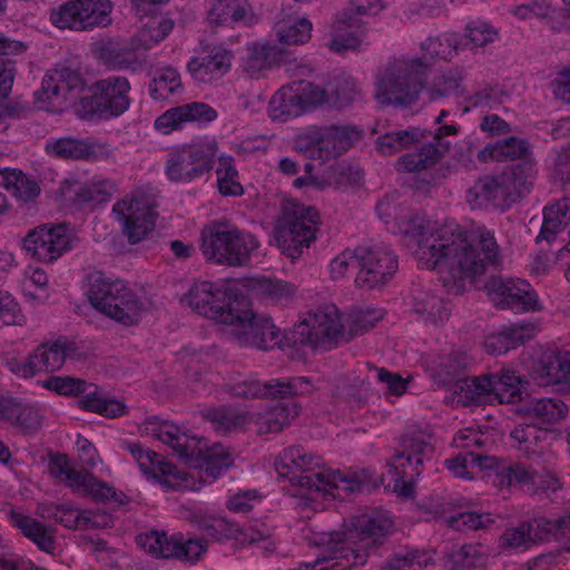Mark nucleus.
<instances>
[{
    "label": "nucleus",
    "mask_w": 570,
    "mask_h": 570,
    "mask_svg": "<svg viewBox=\"0 0 570 570\" xmlns=\"http://www.w3.org/2000/svg\"><path fill=\"white\" fill-rule=\"evenodd\" d=\"M80 409L102 415L108 419H115L126 413L127 406L124 402L105 397L98 391L86 392V394L78 400Z\"/></svg>",
    "instance_id": "nucleus-46"
},
{
    "label": "nucleus",
    "mask_w": 570,
    "mask_h": 570,
    "mask_svg": "<svg viewBox=\"0 0 570 570\" xmlns=\"http://www.w3.org/2000/svg\"><path fill=\"white\" fill-rule=\"evenodd\" d=\"M458 128L453 125H444L439 127L434 135V142L425 144L417 153L404 154L396 163L400 171H419L435 165L449 150L450 144L443 140L444 136L455 135Z\"/></svg>",
    "instance_id": "nucleus-25"
},
{
    "label": "nucleus",
    "mask_w": 570,
    "mask_h": 570,
    "mask_svg": "<svg viewBox=\"0 0 570 570\" xmlns=\"http://www.w3.org/2000/svg\"><path fill=\"white\" fill-rule=\"evenodd\" d=\"M358 20L350 17L347 20L337 19L334 22V35L330 42V49L335 52L356 49L360 46V37L356 35Z\"/></svg>",
    "instance_id": "nucleus-49"
},
{
    "label": "nucleus",
    "mask_w": 570,
    "mask_h": 570,
    "mask_svg": "<svg viewBox=\"0 0 570 570\" xmlns=\"http://www.w3.org/2000/svg\"><path fill=\"white\" fill-rule=\"evenodd\" d=\"M402 450L389 461V474L393 490L403 498H410L414 492V481L423 471L424 461L433 453L431 443L420 436H404Z\"/></svg>",
    "instance_id": "nucleus-12"
},
{
    "label": "nucleus",
    "mask_w": 570,
    "mask_h": 570,
    "mask_svg": "<svg viewBox=\"0 0 570 570\" xmlns=\"http://www.w3.org/2000/svg\"><path fill=\"white\" fill-rule=\"evenodd\" d=\"M399 233L416 242L419 263L428 269L446 273L443 285L474 279L485 266L495 264L499 246L490 232H465L458 225H446L431 230L430 222L424 217L402 212L395 215Z\"/></svg>",
    "instance_id": "nucleus-1"
},
{
    "label": "nucleus",
    "mask_w": 570,
    "mask_h": 570,
    "mask_svg": "<svg viewBox=\"0 0 570 570\" xmlns=\"http://www.w3.org/2000/svg\"><path fill=\"white\" fill-rule=\"evenodd\" d=\"M464 38L474 47H483L493 42L498 37V31L487 22L473 21L466 26Z\"/></svg>",
    "instance_id": "nucleus-64"
},
{
    "label": "nucleus",
    "mask_w": 570,
    "mask_h": 570,
    "mask_svg": "<svg viewBox=\"0 0 570 570\" xmlns=\"http://www.w3.org/2000/svg\"><path fill=\"white\" fill-rule=\"evenodd\" d=\"M286 340L295 348L331 350L340 342H348L345 325L335 305H324L307 315L287 331Z\"/></svg>",
    "instance_id": "nucleus-7"
},
{
    "label": "nucleus",
    "mask_w": 570,
    "mask_h": 570,
    "mask_svg": "<svg viewBox=\"0 0 570 570\" xmlns=\"http://www.w3.org/2000/svg\"><path fill=\"white\" fill-rule=\"evenodd\" d=\"M200 249L207 262L242 267L250 262L259 242L247 232L227 220H215L205 225L200 233Z\"/></svg>",
    "instance_id": "nucleus-6"
},
{
    "label": "nucleus",
    "mask_w": 570,
    "mask_h": 570,
    "mask_svg": "<svg viewBox=\"0 0 570 570\" xmlns=\"http://www.w3.org/2000/svg\"><path fill=\"white\" fill-rule=\"evenodd\" d=\"M136 543L157 558H174L189 563L197 562L206 551V544L202 539H186L180 533L167 537L165 531L158 530L139 533Z\"/></svg>",
    "instance_id": "nucleus-16"
},
{
    "label": "nucleus",
    "mask_w": 570,
    "mask_h": 570,
    "mask_svg": "<svg viewBox=\"0 0 570 570\" xmlns=\"http://www.w3.org/2000/svg\"><path fill=\"white\" fill-rule=\"evenodd\" d=\"M529 412L544 423H557L568 413L567 405L559 399H540L530 403Z\"/></svg>",
    "instance_id": "nucleus-54"
},
{
    "label": "nucleus",
    "mask_w": 570,
    "mask_h": 570,
    "mask_svg": "<svg viewBox=\"0 0 570 570\" xmlns=\"http://www.w3.org/2000/svg\"><path fill=\"white\" fill-rule=\"evenodd\" d=\"M88 297L96 309L127 326L138 322L142 309V303L122 281H111L101 274L92 278Z\"/></svg>",
    "instance_id": "nucleus-9"
},
{
    "label": "nucleus",
    "mask_w": 570,
    "mask_h": 570,
    "mask_svg": "<svg viewBox=\"0 0 570 570\" xmlns=\"http://www.w3.org/2000/svg\"><path fill=\"white\" fill-rule=\"evenodd\" d=\"M100 60L111 69L134 68L138 63L137 52L130 41L125 45H107L99 50Z\"/></svg>",
    "instance_id": "nucleus-47"
},
{
    "label": "nucleus",
    "mask_w": 570,
    "mask_h": 570,
    "mask_svg": "<svg viewBox=\"0 0 570 570\" xmlns=\"http://www.w3.org/2000/svg\"><path fill=\"white\" fill-rule=\"evenodd\" d=\"M22 243L27 253L41 263H52L71 249V236L66 224L37 226Z\"/></svg>",
    "instance_id": "nucleus-20"
},
{
    "label": "nucleus",
    "mask_w": 570,
    "mask_h": 570,
    "mask_svg": "<svg viewBox=\"0 0 570 570\" xmlns=\"http://www.w3.org/2000/svg\"><path fill=\"white\" fill-rule=\"evenodd\" d=\"M10 523L19 529L23 537L31 540L41 551L52 553L56 549L55 529L43 522L26 515L16 509L8 513Z\"/></svg>",
    "instance_id": "nucleus-33"
},
{
    "label": "nucleus",
    "mask_w": 570,
    "mask_h": 570,
    "mask_svg": "<svg viewBox=\"0 0 570 570\" xmlns=\"http://www.w3.org/2000/svg\"><path fill=\"white\" fill-rule=\"evenodd\" d=\"M275 470L292 484L333 498L370 490L373 484L372 475L366 470L342 474L321 468L320 458L307 453L301 445L283 450L275 461Z\"/></svg>",
    "instance_id": "nucleus-3"
},
{
    "label": "nucleus",
    "mask_w": 570,
    "mask_h": 570,
    "mask_svg": "<svg viewBox=\"0 0 570 570\" xmlns=\"http://www.w3.org/2000/svg\"><path fill=\"white\" fill-rule=\"evenodd\" d=\"M492 393L500 403H515L521 400L523 381L514 371L501 370L491 373Z\"/></svg>",
    "instance_id": "nucleus-44"
},
{
    "label": "nucleus",
    "mask_w": 570,
    "mask_h": 570,
    "mask_svg": "<svg viewBox=\"0 0 570 570\" xmlns=\"http://www.w3.org/2000/svg\"><path fill=\"white\" fill-rule=\"evenodd\" d=\"M39 372H55L59 370L66 360V352L61 344H42L33 350Z\"/></svg>",
    "instance_id": "nucleus-53"
},
{
    "label": "nucleus",
    "mask_w": 570,
    "mask_h": 570,
    "mask_svg": "<svg viewBox=\"0 0 570 570\" xmlns=\"http://www.w3.org/2000/svg\"><path fill=\"white\" fill-rule=\"evenodd\" d=\"M27 43L4 36L0 32V96L7 97L12 88L16 76V56L23 55Z\"/></svg>",
    "instance_id": "nucleus-36"
},
{
    "label": "nucleus",
    "mask_w": 570,
    "mask_h": 570,
    "mask_svg": "<svg viewBox=\"0 0 570 570\" xmlns=\"http://www.w3.org/2000/svg\"><path fill=\"white\" fill-rule=\"evenodd\" d=\"M494 520L490 513H478V512H462L449 520L451 528L459 531L463 530H479L488 528Z\"/></svg>",
    "instance_id": "nucleus-61"
},
{
    "label": "nucleus",
    "mask_w": 570,
    "mask_h": 570,
    "mask_svg": "<svg viewBox=\"0 0 570 570\" xmlns=\"http://www.w3.org/2000/svg\"><path fill=\"white\" fill-rule=\"evenodd\" d=\"M155 207L154 200L140 191H136L131 198H124L114 205L112 213L116 219L122 224V230L130 244L139 243L155 228L158 217Z\"/></svg>",
    "instance_id": "nucleus-17"
},
{
    "label": "nucleus",
    "mask_w": 570,
    "mask_h": 570,
    "mask_svg": "<svg viewBox=\"0 0 570 570\" xmlns=\"http://www.w3.org/2000/svg\"><path fill=\"white\" fill-rule=\"evenodd\" d=\"M421 49V58H393L379 71L375 96L381 104L401 107L415 104L426 85L431 62L451 59L456 46L452 37L445 36L426 39Z\"/></svg>",
    "instance_id": "nucleus-2"
},
{
    "label": "nucleus",
    "mask_w": 570,
    "mask_h": 570,
    "mask_svg": "<svg viewBox=\"0 0 570 570\" xmlns=\"http://www.w3.org/2000/svg\"><path fill=\"white\" fill-rule=\"evenodd\" d=\"M250 287L257 294L277 303L289 301L296 293L292 283L269 277L252 278Z\"/></svg>",
    "instance_id": "nucleus-48"
},
{
    "label": "nucleus",
    "mask_w": 570,
    "mask_h": 570,
    "mask_svg": "<svg viewBox=\"0 0 570 570\" xmlns=\"http://www.w3.org/2000/svg\"><path fill=\"white\" fill-rule=\"evenodd\" d=\"M181 88L180 75L174 68H163L149 85L150 97L155 100L167 99Z\"/></svg>",
    "instance_id": "nucleus-52"
},
{
    "label": "nucleus",
    "mask_w": 570,
    "mask_h": 570,
    "mask_svg": "<svg viewBox=\"0 0 570 570\" xmlns=\"http://www.w3.org/2000/svg\"><path fill=\"white\" fill-rule=\"evenodd\" d=\"M549 434L548 429L527 423L515 426L510 435L520 444V449L528 458H533L540 455L548 446Z\"/></svg>",
    "instance_id": "nucleus-40"
},
{
    "label": "nucleus",
    "mask_w": 570,
    "mask_h": 570,
    "mask_svg": "<svg viewBox=\"0 0 570 570\" xmlns=\"http://www.w3.org/2000/svg\"><path fill=\"white\" fill-rule=\"evenodd\" d=\"M174 21L168 18L151 19L131 38L134 49L149 50L163 41L173 30Z\"/></svg>",
    "instance_id": "nucleus-42"
},
{
    "label": "nucleus",
    "mask_w": 570,
    "mask_h": 570,
    "mask_svg": "<svg viewBox=\"0 0 570 570\" xmlns=\"http://www.w3.org/2000/svg\"><path fill=\"white\" fill-rule=\"evenodd\" d=\"M312 106H317L315 85L307 80L282 87L269 101L272 118L281 121L297 117Z\"/></svg>",
    "instance_id": "nucleus-22"
},
{
    "label": "nucleus",
    "mask_w": 570,
    "mask_h": 570,
    "mask_svg": "<svg viewBox=\"0 0 570 570\" xmlns=\"http://www.w3.org/2000/svg\"><path fill=\"white\" fill-rule=\"evenodd\" d=\"M207 20L212 26L235 28L250 27L257 22V17L248 0H214Z\"/></svg>",
    "instance_id": "nucleus-26"
},
{
    "label": "nucleus",
    "mask_w": 570,
    "mask_h": 570,
    "mask_svg": "<svg viewBox=\"0 0 570 570\" xmlns=\"http://www.w3.org/2000/svg\"><path fill=\"white\" fill-rule=\"evenodd\" d=\"M153 435L173 448L188 465L195 468L202 482H212L234 463L229 449L220 443L212 446L206 440L189 435L174 423L164 422L153 429Z\"/></svg>",
    "instance_id": "nucleus-5"
},
{
    "label": "nucleus",
    "mask_w": 570,
    "mask_h": 570,
    "mask_svg": "<svg viewBox=\"0 0 570 570\" xmlns=\"http://www.w3.org/2000/svg\"><path fill=\"white\" fill-rule=\"evenodd\" d=\"M413 308L415 313L425 316V322L432 324L443 323L450 315L443 298L428 291H417L414 295Z\"/></svg>",
    "instance_id": "nucleus-45"
},
{
    "label": "nucleus",
    "mask_w": 570,
    "mask_h": 570,
    "mask_svg": "<svg viewBox=\"0 0 570 570\" xmlns=\"http://www.w3.org/2000/svg\"><path fill=\"white\" fill-rule=\"evenodd\" d=\"M499 153V161H513L519 159H533L529 144L524 139L517 137H508L497 142Z\"/></svg>",
    "instance_id": "nucleus-58"
},
{
    "label": "nucleus",
    "mask_w": 570,
    "mask_h": 570,
    "mask_svg": "<svg viewBox=\"0 0 570 570\" xmlns=\"http://www.w3.org/2000/svg\"><path fill=\"white\" fill-rule=\"evenodd\" d=\"M216 118L217 112L209 105L194 101L168 109L156 119L155 127L168 134L179 128L183 122H208Z\"/></svg>",
    "instance_id": "nucleus-29"
},
{
    "label": "nucleus",
    "mask_w": 570,
    "mask_h": 570,
    "mask_svg": "<svg viewBox=\"0 0 570 570\" xmlns=\"http://www.w3.org/2000/svg\"><path fill=\"white\" fill-rule=\"evenodd\" d=\"M279 53L277 46L250 43L244 58V70L250 77H257L261 71L269 69L279 60Z\"/></svg>",
    "instance_id": "nucleus-43"
},
{
    "label": "nucleus",
    "mask_w": 570,
    "mask_h": 570,
    "mask_svg": "<svg viewBox=\"0 0 570 570\" xmlns=\"http://www.w3.org/2000/svg\"><path fill=\"white\" fill-rule=\"evenodd\" d=\"M277 37L285 45H303L312 37V22L302 18L293 24H281L277 29Z\"/></svg>",
    "instance_id": "nucleus-57"
},
{
    "label": "nucleus",
    "mask_w": 570,
    "mask_h": 570,
    "mask_svg": "<svg viewBox=\"0 0 570 570\" xmlns=\"http://www.w3.org/2000/svg\"><path fill=\"white\" fill-rule=\"evenodd\" d=\"M311 391L312 384L305 376L291 377L289 380H271L266 383L258 380H245L235 383L229 389L234 396L243 399H284L285 396L308 394Z\"/></svg>",
    "instance_id": "nucleus-23"
},
{
    "label": "nucleus",
    "mask_w": 570,
    "mask_h": 570,
    "mask_svg": "<svg viewBox=\"0 0 570 570\" xmlns=\"http://www.w3.org/2000/svg\"><path fill=\"white\" fill-rule=\"evenodd\" d=\"M105 145H99L88 139L61 137L48 140L46 151L61 159L96 161L102 154Z\"/></svg>",
    "instance_id": "nucleus-30"
},
{
    "label": "nucleus",
    "mask_w": 570,
    "mask_h": 570,
    "mask_svg": "<svg viewBox=\"0 0 570 570\" xmlns=\"http://www.w3.org/2000/svg\"><path fill=\"white\" fill-rule=\"evenodd\" d=\"M485 288L499 308H509L517 313L539 309L538 295L525 281L491 276L485 283Z\"/></svg>",
    "instance_id": "nucleus-21"
},
{
    "label": "nucleus",
    "mask_w": 570,
    "mask_h": 570,
    "mask_svg": "<svg viewBox=\"0 0 570 570\" xmlns=\"http://www.w3.org/2000/svg\"><path fill=\"white\" fill-rule=\"evenodd\" d=\"M567 524H570V520H564V517L558 519L539 517L525 522L532 543L569 538Z\"/></svg>",
    "instance_id": "nucleus-41"
},
{
    "label": "nucleus",
    "mask_w": 570,
    "mask_h": 570,
    "mask_svg": "<svg viewBox=\"0 0 570 570\" xmlns=\"http://www.w3.org/2000/svg\"><path fill=\"white\" fill-rule=\"evenodd\" d=\"M204 420L210 422L218 432H229L246 423V415L235 409L220 406L206 409L202 412Z\"/></svg>",
    "instance_id": "nucleus-50"
},
{
    "label": "nucleus",
    "mask_w": 570,
    "mask_h": 570,
    "mask_svg": "<svg viewBox=\"0 0 570 570\" xmlns=\"http://www.w3.org/2000/svg\"><path fill=\"white\" fill-rule=\"evenodd\" d=\"M48 470L51 476L58 479L69 488L77 491H86L94 478L87 471H78L70 465L69 456L62 453H50Z\"/></svg>",
    "instance_id": "nucleus-38"
},
{
    "label": "nucleus",
    "mask_w": 570,
    "mask_h": 570,
    "mask_svg": "<svg viewBox=\"0 0 570 570\" xmlns=\"http://www.w3.org/2000/svg\"><path fill=\"white\" fill-rule=\"evenodd\" d=\"M317 106L327 104L335 108L350 106L357 97L358 90L353 77L341 73L332 77L324 88L315 86Z\"/></svg>",
    "instance_id": "nucleus-32"
},
{
    "label": "nucleus",
    "mask_w": 570,
    "mask_h": 570,
    "mask_svg": "<svg viewBox=\"0 0 570 570\" xmlns=\"http://www.w3.org/2000/svg\"><path fill=\"white\" fill-rule=\"evenodd\" d=\"M203 534L222 541L224 539H236L255 543L269 537V529L262 524L261 529L249 528L244 531L238 524L229 522L224 518L205 520L200 524Z\"/></svg>",
    "instance_id": "nucleus-31"
},
{
    "label": "nucleus",
    "mask_w": 570,
    "mask_h": 570,
    "mask_svg": "<svg viewBox=\"0 0 570 570\" xmlns=\"http://www.w3.org/2000/svg\"><path fill=\"white\" fill-rule=\"evenodd\" d=\"M392 522L376 514L355 517L352 527L345 531L325 534L324 554L313 564H305L306 570H347L366 563L370 551L382 544Z\"/></svg>",
    "instance_id": "nucleus-4"
},
{
    "label": "nucleus",
    "mask_w": 570,
    "mask_h": 570,
    "mask_svg": "<svg viewBox=\"0 0 570 570\" xmlns=\"http://www.w3.org/2000/svg\"><path fill=\"white\" fill-rule=\"evenodd\" d=\"M505 488L534 482V471L522 463L502 464L494 481Z\"/></svg>",
    "instance_id": "nucleus-55"
},
{
    "label": "nucleus",
    "mask_w": 570,
    "mask_h": 570,
    "mask_svg": "<svg viewBox=\"0 0 570 570\" xmlns=\"http://www.w3.org/2000/svg\"><path fill=\"white\" fill-rule=\"evenodd\" d=\"M535 173V164L533 159H524L513 164L510 170H504L500 176H504L508 200L515 203L520 198L530 193L532 188V179Z\"/></svg>",
    "instance_id": "nucleus-37"
},
{
    "label": "nucleus",
    "mask_w": 570,
    "mask_h": 570,
    "mask_svg": "<svg viewBox=\"0 0 570 570\" xmlns=\"http://www.w3.org/2000/svg\"><path fill=\"white\" fill-rule=\"evenodd\" d=\"M299 409L293 396L281 399L276 405L258 414L257 432L259 434L281 432L298 415Z\"/></svg>",
    "instance_id": "nucleus-35"
},
{
    "label": "nucleus",
    "mask_w": 570,
    "mask_h": 570,
    "mask_svg": "<svg viewBox=\"0 0 570 570\" xmlns=\"http://www.w3.org/2000/svg\"><path fill=\"white\" fill-rule=\"evenodd\" d=\"M138 464L144 473L151 474L154 478H171V480L165 479L163 481L164 484L171 488L179 487L188 478L187 473L179 471L175 464L163 460L158 453L151 450L145 449L142 451Z\"/></svg>",
    "instance_id": "nucleus-39"
},
{
    "label": "nucleus",
    "mask_w": 570,
    "mask_h": 570,
    "mask_svg": "<svg viewBox=\"0 0 570 570\" xmlns=\"http://www.w3.org/2000/svg\"><path fill=\"white\" fill-rule=\"evenodd\" d=\"M230 304V315L225 318L223 324L230 326L232 335L242 345H264L266 341L258 333L262 330L263 317L268 316L256 314L244 294H240Z\"/></svg>",
    "instance_id": "nucleus-24"
},
{
    "label": "nucleus",
    "mask_w": 570,
    "mask_h": 570,
    "mask_svg": "<svg viewBox=\"0 0 570 570\" xmlns=\"http://www.w3.org/2000/svg\"><path fill=\"white\" fill-rule=\"evenodd\" d=\"M363 130L356 126H311L295 139V149L311 158L327 160L347 151L360 141Z\"/></svg>",
    "instance_id": "nucleus-11"
},
{
    "label": "nucleus",
    "mask_w": 570,
    "mask_h": 570,
    "mask_svg": "<svg viewBox=\"0 0 570 570\" xmlns=\"http://www.w3.org/2000/svg\"><path fill=\"white\" fill-rule=\"evenodd\" d=\"M534 373L542 385H556L570 382V353H543L534 365Z\"/></svg>",
    "instance_id": "nucleus-34"
},
{
    "label": "nucleus",
    "mask_w": 570,
    "mask_h": 570,
    "mask_svg": "<svg viewBox=\"0 0 570 570\" xmlns=\"http://www.w3.org/2000/svg\"><path fill=\"white\" fill-rule=\"evenodd\" d=\"M43 386L60 395L78 396L87 392L89 384L85 380L72 376H50L45 381Z\"/></svg>",
    "instance_id": "nucleus-59"
},
{
    "label": "nucleus",
    "mask_w": 570,
    "mask_h": 570,
    "mask_svg": "<svg viewBox=\"0 0 570 570\" xmlns=\"http://www.w3.org/2000/svg\"><path fill=\"white\" fill-rule=\"evenodd\" d=\"M108 183H97L91 185H83L77 191L73 204L78 207H83L88 204H99L105 202L110 193L107 190Z\"/></svg>",
    "instance_id": "nucleus-63"
},
{
    "label": "nucleus",
    "mask_w": 570,
    "mask_h": 570,
    "mask_svg": "<svg viewBox=\"0 0 570 570\" xmlns=\"http://www.w3.org/2000/svg\"><path fill=\"white\" fill-rule=\"evenodd\" d=\"M357 273L355 285L373 289L386 284L399 267L397 256L390 246L365 244L356 247Z\"/></svg>",
    "instance_id": "nucleus-14"
},
{
    "label": "nucleus",
    "mask_w": 570,
    "mask_h": 570,
    "mask_svg": "<svg viewBox=\"0 0 570 570\" xmlns=\"http://www.w3.org/2000/svg\"><path fill=\"white\" fill-rule=\"evenodd\" d=\"M110 0H72L51 11V22L60 29L89 30L111 23Z\"/></svg>",
    "instance_id": "nucleus-15"
},
{
    "label": "nucleus",
    "mask_w": 570,
    "mask_h": 570,
    "mask_svg": "<svg viewBox=\"0 0 570 570\" xmlns=\"http://www.w3.org/2000/svg\"><path fill=\"white\" fill-rule=\"evenodd\" d=\"M504 176L487 175L478 180L468 189L466 202L473 209L485 208L490 205L501 207L510 205L508 200Z\"/></svg>",
    "instance_id": "nucleus-28"
},
{
    "label": "nucleus",
    "mask_w": 570,
    "mask_h": 570,
    "mask_svg": "<svg viewBox=\"0 0 570 570\" xmlns=\"http://www.w3.org/2000/svg\"><path fill=\"white\" fill-rule=\"evenodd\" d=\"M242 293L222 288L215 283L203 281L195 283L185 295L186 302L195 312L218 323L230 315L232 302Z\"/></svg>",
    "instance_id": "nucleus-19"
},
{
    "label": "nucleus",
    "mask_w": 570,
    "mask_h": 570,
    "mask_svg": "<svg viewBox=\"0 0 570 570\" xmlns=\"http://www.w3.org/2000/svg\"><path fill=\"white\" fill-rule=\"evenodd\" d=\"M85 89L82 77L77 70L69 67H58L48 72L42 80L41 88L35 92L38 104H50L55 107L73 105L80 101Z\"/></svg>",
    "instance_id": "nucleus-18"
},
{
    "label": "nucleus",
    "mask_w": 570,
    "mask_h": 570,
    "mask_svg": "<svg viewBox=\"0 0 570 570\" xmlns=\"http://www.w3.org/2000/svg\"><path fill=\"white\" fill-rule=\"evenodd\" d=\"M218 142L215 139L198 140L169 149L165 175L173 183H191L209 174L215 164Z\"/></svg>",
    "instance_id": "nucleus-10"
},
{
    "label": "nucleus",
    "mask_w": 570,
    "mask_h": 570,
    "mask_svg": "<svg viewBox=\"0 0 570 570\" xmlns=\"http://www.w3.org/2000/svg\"><path fill=\"white\" fill-rule=\"evenodd\" d=\"M52 518L56 522L72 530L95 528L98 525L90 517V512L79 511L65 505L57 507L52 513Z\"/></svg>",
    "instance_id": "nucleus-56"
},
{
    "label": "nucleus",
    "mask_w": 570,
    "mask_h": 570,
    "mask_svg": "<svg viewBox=\"0 0 570 570\" xmlns=\"http://www.w3.org/2000/svg\"><path fill=\"white\" fill-rule=\"evenodd\" d=\"M233 52L223 47H214L203 56L194 57L187 63V70L198 82L220 79L230 69Z\"/></svg>",
    "instance_id": "nucleus-27"
},
{
    "label": "nucleus",
    "mask_w": 570,
    "mask_h": 570,
    "mask_svg": "<svg viewBox=\"0 0 570 570\" xmlns=\"http://www.w3.org/2000/svg\"><path fill=\"white\" fill-rule=\"evenodd\" d=\"M490 374L458 379L454 383L455 393L460 392L469 402L481 403L484 397L493 395Z\"/></svg>",
    "instance_id": "nucleus-51"
},
{
    "label": "nucleus",
    "mask_w": 570,
    "mask_h": 570,
    "mask_svg": "<svg viewBox=\"0 0 570 570\" xmlns=\"http://www.w3.org/2000/svg\"><path fill=\"white\" fill-rule=\"evenodd\" d=\"M129 90L130 83L126 77L110 76L100 79L91 86V95L80 99L78 112L83 118L120 116L129 108Z\"/></svg>",
    "instance_id": "nucleus-13"
},
{
    "label": "nucleus",
    "mask_w": 570,
    "mask_h": 570,
    "mask_svg": "<svg viewBox=\"0 0 570 570\" xmlns=\"http://www.w3.org/2000/svg\"><path fill=\"white\" fill-rule=\"evenodd\" d=\"M14 417L12 426L23 434H32L40 429L43 416L38 407L21 402Z\"/></svg>",
    "instance_id": "nucleus-60"
},
{
    "label": "nucleus",
    "mask_w": 570,
    "mask_h": 570,
    "mask_svg": "<svg viewBox=\"0 0 570 570\" xmlns=\"http://www.w3.org/2000/svg\"><path fill=\"white\" fill-rule=\"evenodd\" d=\"M320 214L313 206L292 203L284 206L275 228V238L283 254L292 261L299 258L316 239Z\"/></svg>",
    "instance_id": "nucleus-8"
},
{
    "label": "nucleus",
    "mask_w": 570,
    "mask_h": 570,
    "mask_svg": "<svg viewBox=\"0 0 570 570\" xmlns=\"http://www.w3.org/2000/svg\"><path fill=\"white\" fill-rule=\"evenodd\" d=\"M23 322L18 302L8 292L0 291V327L22 325Z\"/></svg>",
    "instance_id": "nucleus-62"
}]
</instances>
